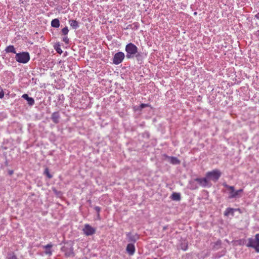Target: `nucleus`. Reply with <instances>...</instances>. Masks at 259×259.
I'll use <instances>...</instances> for the list:
<instances>
[{"label": "nucleus", "mask_w": 259, "mask_h": 259, "mask_svg": "<svg viewBox=\"0 0 259 259\" xmlns=\"http://www.w3.org/2000/svg\"><path fill=\"white\" fill-rule=\"evenodd\" d=\"M138 48L133 43H129L125 47L126 57L128 59L134 58L138 52Z\"/></svg>", "instance_id": "f257e3e1"}, {"label": "nucleus", "mask_w": 259, "mask_h": 259, "mask_svg": "<svg viewBox=\"0 0 259 259\" xmlns=\"http://www.w3.org/2000/svg\"><path fill=\"white\" fill-rule=\"evenodd\" d=\"M246 246L255 249L256 252H259V234L255 235V238H249Z\"/></svg>", "instance_id": "f03ea898"}, {"label": "nucleus", "mask_w": 259, "mask_h": 259, "mask_svg": "<svg viewBox=\"0 0 259 259\" xmlns=\"http://www.w3.org/2000/svg\"><path fill=\"white\" fill-rule=\"evenodd\" d=\"M15 59L19 63L25 64L30 60V56L28 52H23L17 53Z\"/></svg>", "instance_id": "7ed1b4c3"}, {"label": "nucleus", "mask_w": 259, "mask_h": 259, "mask_svg": "<svg viewBox=\"0 0 259 259\" xmlns=\"http://www.w3.org/2000/svg\"><path fill=\"white\" fill-rule=\"evenodd\" d=\"M206 176L209 180V182L212 181L216 182L219 179L221 176V171L218 169H214L211 171L207 172Z\"/></svg>", "instance_id": "20e7f679"}, {"label": "nucleus", "mask_w": 259, "mask_h": 259, "mask_svg": "<svg viewBox=\"0 0 259 259\" xmlns=\"http://www.w3.org/2000/svg\"><path fill=\"white\" fill-rule=\"evenodd\" d=\"M61 251L64 253V255L67 257H73L74 256L73 247L72 245H66L61 247Z\"/></svg>", "instance_id": "39448f33"}, {"label": "nucleus", "mask_w": 259, "mask_h": 259, "mask_svg": "<svg viewBox=\"0 0 259 259\" xmlns=\"http://www.w3.org/2000/svg\"><path fill=\"white\" fill-rule=\"evenodd\" d=\"M195 181L204 188L210 187L212 185L206 176L204 178H196Z\"/></svg>", "instance_id": "423d86ee"}, {"label": "nucleus", "mask_w": 259, "mask_h": 259, "mask_svg": "<svg viewBox=\"0 0 259 259\" xmlns=\"http://www.w3.org/2000/svg\"><path fill=\"white\" fill-rule=\"evenodd\" d=\"M223 185L228 189L229 190V199L236 198H237V193L235 190L234 187L227 185L226 183H223Z\"/></svg>", "instance_id": "0eeeda50"}, {"label": "nucleus", "mask_w": 259, "mask_h": 259, "mask_svg": "<svg viewBox=\"0 0 259 259\" xmlns=\"http://www.w3.org/2000/svg\"><path fill=\"white\" fill-rule=\"evenodd\" d=\"M125 57L124 54L121 52L116 53L113 57V62L116 65L121 63Z\"/></svg>", "instance_id": "6e6552de"}, {"label": "nucleus", "mask_w": 259, "mask_h": 259, "mask_svg": "<svg viewBox=\"0 0 259 259\" xmlns=\"http://www.w3.org/2000/svg\"><path fill=\"white\" fill-rule=\"evenodd\" d=\"M82 231L86 236H91L96 232V229L89 224H85L84 225Z\"/></svg>", "instance_id": "1a4fd4ad"}, {"label": "nucleus", "mask_w": 259, "mask_h": 259, "mask_svg": "<svg viewBox=\"0 0 259 259\" xmlns=\"http://www.w3.org/2000/svg\"><path fill=\"white\" fill-rule=\"evenodd\" d=\"M126 235L128 241L132 242V243H135L139 238V235L137 234H133L131 232L126 233Z\"/></svg>", "instance_id": "9d476101"}, {"label": "nucleus", "mask_w": 259, "mask_h": 259, "mask_svg": "<svg viewBox=\"0 0 259 259\" xmlns=\"http://www.w3.org/2000/svg\"><path fill=\"white\" fill-rule=\"evenodd\" d=\"M60 119V115L59 114V112H55L52 113L51 116V119L52 120L53 122L56 124H57L59 122V120Z\"/></svg>", "instance_id": "9b49d317"}, {"label": "nucleus", "mask_w": 259, "mask_h": 259, "mask_svg": "<svg viewBox=\"0 0 259 259\" xmlns=\"http://www.w3.org/2000/svg\"><path fill=\"white\" fill-rule=\"evenodd\" d=\"M126 250L130 255H133L135 252V247L134 243H129L127 244Z\"/></svg>", "instance_id": "f8f14e48"}, {"label": "nucleus", "mask_w": 259, "mask_h": 259, "mask_svg": "<svg viewBox=\"0 0 259 259\" xmlns=\"http://www.w3.org/2000/svg\"><path fill=\"white\" fill-rule=\"evenodd\" d=\"M22 97L27 100L28 104L30 106H32L34 104V99L31 98L29 97L28 95L26 94H24L22 95Z\"/></svg>", "instance_id": "ddd939ff"}, {"label": "nucleus", "mask_w": 259, "mask_h": 259, "mask_svg": "<svg viewBox=\"0 0 259 259\" xmlns=\"http://www.w3.org/2000/svg\"><path fill=\"white\" fill-rule=\"evenodd\" d=\"M53 246V245L52 244H48L45 246H44V248H45V253L49 255H51L52 254V251L51 249L52 247Z\"/></svg>", "instance_id": "4468645a"}, {"label": "nucleus", "mask_w": 259, "mask_h": 259, "mask_svg": "<svg viewBox=\"0 0 259 259\" xmlns=\"http://www.w3.org/2000/svg\"><path fill=\"white\" fill-rule=\"evenodd\" d=\"M168 158L170 163L172 164H179L180 163V161L176 157L170 156Z\"/></svg>", "instance_id": "2eb2a0df"}, {"label": "nucleus", "mask_w": 259, "mask_h": 259, "mask_svg": "<svg viewBox=\"0 0 259 259\" xmlns=\"http://www.w3.org/2000/svg\"><path fill=\"white\" fill-rule=\"evenodd\" d=\"M170 197L173 200L180 201L181 200V195L179 193H173Z\"/></svg>", "instance_id": "dca6fc26"}, {"label": "nucleus", "mask_w": 259, "mask_h": 259, "mask_svg": "<svg viewBox=\"0 0 259 259\" xmlns=\"http://www.w3.org/2000/svg\"><path fill=\"white\" fill-rule=\"evenodd\" d=\"M188 242L184 240L181 243L180 248L183 250L186 251L188 249Z\"/></svg>", "instance_id": "f3484780"}, {"label": "nucleus", "mask_w": 259, "mask_h": 259, "mask_svg": "<svg viewBox=\"0 0 259 259\" xmlns=\"http://www.w3.org/2000/svg\"><path fill=\"white\" fill-rule=\"evenodd\" d=\"M69 24L70 26L73 28V29H76L79 27L78 23L77 21H76L75 20H70L69 21Z\"/></svg>", "instance_id": "a211bd4d"}, {"label": "nucleus", "mask_w": 259, "mask_h": 259, "mask_svg": "<svg viewBox=\"0 0 259 259\" xmlns=\"http://www.w3.org/2000/svg\"><path fill=\"white\" fill-rule=\"evenodd\" d=\"M51 26L53 27L58 28L60 26V22L59 19H54L51 22Z\"/></svg>", "instance_id": "6ab92c4d"}, {"label": "nucleus", "mask_w": 259, "mask_h": 259, "mask_svg": "<svg viewBox=\"0 0 259 259\" xmlns=\"http://www.w3.org/2000/svg\"><path fill=\"white\" fill-rule=\"evenodd\" d=\"M5 51L7 53H13L16 54H17L16 53L15 49L14 47L12 45H10L8 47H7L6 48Z\"/></svg>", "instance_id": "aec40b11"}, {"label": "nucleus", "mask_w": 259, "mask_h": 259, "mask_svg": "<svg viewBox=\"0 0 259 259\" xmlns=\"http://www.w3.org/2000/svg\"><path fill=\"white\" fill-rule=\"evenodd\" d=\"M135 57L136 58V59L138 61V63L141 64L142 63V60L143 59V55L139 53H137L136 55L135 56Z\"/></svg>", "instance_id": "412c9836"}, {"label": "nucleus", "mask_w": 259, "mask_h": 259, "mask_svg": "<svg viewBox=\"0 0 259 259\" xmlns=\"http://www.w3.org/2000/svg\"><path fill=\"white\" fill-rule=\"evenodd\" d=\"M221 244H222L221 241L218 240L216 242L214 243V244L213 246V248L215 250L219 249V248H221Z\"/></svg>", "instance_id": "4be33fe9"}, {"label": "nucleus", "mask_w": 259, "mask_h": 259, "mask_svg": "<svg viewBox=\"0 0 259 259\" xmlns=\"http://www.w3.org/2000/svg\"><path fill=\"white\" fill-rule=\"evenodd\" d=\"M234 213V209L233 208H227L225 212H224V214L226 216H228L230 214H233Z\"/></svg>", "instance_id": "5701e85b"}, {"label": "nucleus", "mask_w": 259, "mask_h": 259, "mask_svg": "<svg viewBox=\"0 0 259 259\" xmlns=\"http://www.w3.org/2000/svg\"><path fill=\"white\" fill-rule=\"evenodd\" d=\"M7 259H17V257L14 253H11L8 254Z\"/></svg>", "instance_id": "b1692460"}, {"label": "nucleus", "mask_w": 259, "mask_h": 259, "mask_svg": "<svg viewBox=\"0 0 259 259\" xmlns=\"http://www.w3.org/2000/svg\"><path fill=\"white\" fill-rule=\"evenodd\" d=\"M44 174L47 175L48 178L51 179L52 178V175L50 174L49 170L46 168L44 171Z\"/></svg>", "instance_id": "393cba45"}, {"label": "nucleus", "mask_w": 259, "mask_h": 259, "mask_svg": "<svg viewBox=\"0 0 259 259\" xmlns=\"http://www.w3.org/2000/svg\"><path fill=\"white\" fill-rule=\"evenodd\" d=\"M55 49L58 53L61 54L62 53V51L61 50L59 45H55Z\"/></svg>", "instance_id": "a878e982"}, {"label": "nucleus", "mask_w": 259, "mask_h": 259, "mask_svg": "<svg viewBox=\"0 0 259 259\" xmlns=\"http://www.w3.org/2000/svg\"><path fill=\"white\" fill-rule=\"evenodd\" d=\"M69 30L67 26L65 27L62 29V33L63 35H66L68 34Z\"/></svg>", "instance_id": "bb28decb"}, {"label": "nucleus", "mask_w": 259, "mask_h": 259, "mask_svg": "<svg viewBox=\"0 0 259 259\" xmlns=\"http://www.w3.org/2000/svg\"><path fill=\"white\" fill-rule=\"evenodd\" d=\"M96 211L97 212L98 218H100V212L101 211V208L99 206H95L94 208Z\"/></svg>", "instance_id": "cd10ccee"}, {"label": "nucleus", "mask_w": 259, "mask_h": 259, "mask_svg": "<svg viewBox=\"0 0 259 259\" xmlns=\"http://www.w3.org/2000/svg\"><path fill=\"white\" fill-rule=\"evenodd\" d=\"M243 192V189H240L237 191H236V193H237V198H239L240 197V194Z\"/></svg>", "instance_id": "c85d7f7f"}, {"label": "nucleus", "mask_w": 259, "mask_h": 259, "mask_svg": "<svg viewBox=\"0 0 259 259\" xmlns=\"http://www.w3.org/2000/svg\"><path fill=\"white\" fill-rule=\"evenodd\" d=\"M62 40L65 43L68 44L69 41V39L67 36H65L63 38Z\"/></svg>", "instance_id": "c756f323"}, {"label": "nucleus", "mask_w": 259, "mask_h": 259, "mask_svg": "<svg viewBox=\"0 0 259 259\" xmlns=\"http://www.w3.org/2000/svg\"><path fill=\"white\" fill-rule=\"evenodd\" d=\"M4 96V92L3 89L0 87V98L2 99Z\"/></svg>", "instance_id": "7c9ffc66"}, {"label": "nucleus", "mask_w": 259, "mask_h": 259, "mask_svg": "<svg viewBox=\"0 0 259 259\" xmlns=\"http://www.w3.org/2000/svg\"><path fill=\"white\" fill-rule=\"evenodd\" d=\"M14 173V171L13 170H9L8 171V174L10 176L12 175Z\"/></svg>", "instance_id": "2f4dec72"}, {"label": "nucleus", "mask_w": 259, "mask_h": 259, "mask_svg": "<svg viewBox=\"0 0 259 259\" xmlns=\"http://www.w3.org/2000/svg\"><path fill=\"white\" fill-rule=\"evenodd\" d=\"M147 106H148V104H142L141 105V107L142 108H144V107H147Z\"/></svg>", "instance_id": "473e14b6"}, {"label": "nucleus", "mask_w": 259, "mask_h": 259, "mask_svg": "<svg viewBox=\"0 0 259 259\" xmlns=\"http://www.w3.org/2000/svg\"><path fill=\"white\" fill-rule=\"evenodd\" d=\"M255 17L259 20V12L255 15Z\"/></svg>", "instance_id": "72a5a7b5"}, {"label": "nucleus", "mask_w": 259, "mask_h": 259, "mask_svg": "<svg viewBox=\"0 0 259 259\" xmlns=\"http://www.w3.org/2000/svg\"><path fill=\"white\" fill-rule=\"evenodd\" d=\"M257 32L259 33V30L257 31Z\"/></svg>", "instance_id": "f704fd0d"}]
</instances>
